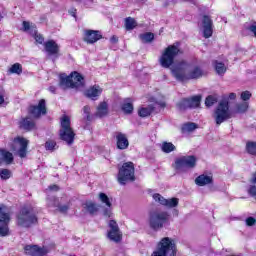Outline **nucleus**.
I'll use <instances>...</instances> for the list:
<instances>
[{"mask_svg": "<svg viewBox=\"0 0 256 256\" xmlns=\"http://www.w3.org/2000/svg\"><path fill=\"white\" fill-rule=\"evenodd\" d=\"M171 71L177 81H189L203 77V70L199 66H192L185 60L178 62Z\"/></svg>", "mask_w": 256, "mask_h": 256, "instance_id": "1", "label": "nucleus"}, {"mask_svg": "<svg viewBox=\"0 0 256 256\" xmlns=\"http://www.w3.org/2000/svg\"><path fill=\"white\" fill-rule=\"evenodd\" d=\"M180 45L181 44L179 42H175L174 44L169 45L164 49L159 58L161 67H164V69H169V67L175 63V57L183 53V51H181Z\"/></svg>", "mask_w": 256, "mask_h": 256, "instance_id": "2", "label": "nucleus"}, {"mask_svg": "<svg viewBox=\"0 0 256 256\" xmlns=\"http://www.w3.org/2000/svg\"><path fill=\"white\" fill-rule=\"evenodd\" d=\"M151 256H177V245L170 237L162 238Z\"/></svg>", "mask_w": 256, "mask_h": 256, "instance_id": "3", "label": "nucleus"}, {"mask_svg": "<svg viewBox=\"0 0 256 256\" xmlns=\"http://www.w3.org/2000/svg\"><path fill=\"white\" fill-rule=\"evenodd\" d=\"M60 125V139L65 141L67 145H73L75 141V131L71 128V118H69V116H63L60 120Z\"/></svg>", "mask_w": 256, "mask_h": 256, "instance_id": "4", "label": "nucleus"}, {"mask_svg": "<svg viewBox=\"0 0 256 256\" xmlns=\"http://www.w3.org/2000/svg\"><path fill=\"white\" fill-rule=\"evenodd\" d=\"M148 223L153 231H161L169 223V213L159 210L151 212Z\"/></svg>", "mask_w": 256, "mask_h": 256, "instance_id": "5", "label": "nucleus"}, {"mask_svg": "<svg viewBox=\"0 0 256 256\" xmlns=\"http://www.w3.org/2000/svg\"><path fill=\"white\" fill-rule=\"evenodd\" d=\"M83 85H85V81L79 72H73L70 76L60 77L61 89H79Z\"/></svg>", "mask_w": 256, "mask_h": 256, "instance_id": "6", "label": "nucleus"}, {"mask_svg": "<svg viewBox=\"0 0 256 256\" xmlns=\"http://www.w3.org/2000/svg\"><path fill=\"white\" fill-rule=\"evenodd\" d=\"M212 117L218 127L222 123H225V121H229L233 117V113L229 110V102L225 100L221 101L214 110Z\"/></svg>", "mask_w": 256, "mask_h": 256, "instance_id": "7", "label": "nucleus"}, {"mask_svg": "<svg viewBox=\"0 0 256 256\" xmlns=\"http://www.w3.org/2000/svg\"><path fill=\"white\" fill-rule=\"evenodd\" d=\"M37 223V215L33 208H22L17 216V224L20 227H31Z\"/></svg>", "mask_w": 256, "mask_h": 256, "instance_id": "8", "label": "nucleus"}, {"mask_svg": "<svg viewBox=\"0 0 256 256\" xmlns=\"http://www.w3.org/2000/svg\"><path fill=\"white\" fill-rule=\"evenodd\" d=\"M127 181H135V166L133 162H126L119 169L118 182L120 185H125Z\"/></svg>", "mask_w": 256, "mask_h": 256, "instance_id": "9", "label": "nucleus"}, {"mask_svg": "<svg viewBox=\"0 0 256 256\" xmlns=\"http://www.w3.org/2000/svg\"><path fill=\"white\" fill-rule=\"evenodd\" d=\"M197 165L195 156H181L175 160L174 169L179 173H185L187 169H194Z\"/></svg>", "mask_w": 256, "mask_h": 256, "instance_id": "10", "label": "nucleus"}, {"mask_svg": "<svg viewBox=\"0 0 256 256\" xmlns=\"http://www.w3.org/2000/svg\"><path fill=\"white\" fill-rule=\"evenodd\" d=\"M11 216L7 213V207L0 206V237L9 236V223Z\"/></svg>", "mask_w": 256, "mask_h": 256, "instance_id": "11", "label": "nucleus"}, {"mask_svg": "<svg viewBox=\"0 0 256 256\" xmlns=\"http://www.w3.org/2000/svg\"><path fill=\"white\" fill-rule=\"evenodd\" d=\"M46 205L49 209H56L59 213H67L69 211V204H63V198L59 199L55 196H48L46 198Z\"/></svg>", "mask_w": 256, "mask_h": 256, "instance_id": "12", "label": "nucleus"}, {"mask_svg": "<svg viewBox=\"0 0 256 256\" xmlns=\"http://www.w3.org/2000/svg\"><path fill=\"white\" fill-rule=\"evenodd\" d=\"M27 145H29V141L21 136L14 138L12 151H17L19 157L23 159L27 157Z\"/></svg>", "mask_w": 256, "mask_h": 256, "instance_id": "13", "label": "nucleus"}, {"mask_svg": "<svg viewBox=\"0 0 256 256\" xmlns=\"http://www.w3.org/2000/svg\"><path fill=\"white\" fill-rule=\"evenodd\" d=\"M201 105V96H193L191 98H186L181 100L177 107L180 111H185V109H196Z\"/></svg>", "mask_w": 256, "mask_h": 256, "instance_id": "14", "label": "nucleus"}, {"mask_svg": "<svg viewBox=\"0 0 256 256\" xmlns=\"http://www.w3.org/2000/svg\"><path fill=\"white\" fill-rule=\"evenodd\" d=\"M108 225L110 227L107 234L108 239H110V241H114V243H119L121 239H123V234H121L119 225H117L115 220H110Z\"/></svg>", "mask_w": 256, "mask_h": 256, "instance_id": "15", "label": "nucleus"}, {"mask_svg": "<svg viewBox=\"0 0 256 256\" xmlns=\"http://www.w3.org/2000/svg\"><path fill=\"white\" fill-rule=\"evenodd\" d=\"M100 39H103V35L99 30H84L83 41L88 45H94Z\"/></svg>", "mask_w": 256, "mask_h": 256, "instance_id": "16", "label": "nucleus"}, {"mask_svg": "<svg viewBox=\"0 0 256 256\" xmlns=\"http://www.w3.org/2000/svg\"><path fill=\"white\" fill-rule=\"evenodd\" d=\"M24 253L29 256H45L49 253V249L37 245H26L24 247Z\"/></svg>", "mask_w": 256, "mask_h": 256, "instance_id": "17", "label": "nucleus"}, {"mask_svg": "<svg viewBox=\"0 0 256 256\" xmlns=\"http://www.w3.org/2000/svg\"><path fill=\"white\" fill-rule=\"evenodd\" d=\"M202 29H203V37L205 39H209L213 37V20L208 15H204L202 18Z\"/></svg>", "mask_w": 256, "mask_h": 256, "instance_id": "18", "label": "nucleus"}, {"mask_svg": "<svg viewBox=\"0 0 256 256\" xmlns=\"http://www.w3.org/2000/svg\"><path fill=\"white\" fill-rule=\"evenodd\" d=\"M30 113L32 117H35L38 119L40 115H46L47 114V106L45 103V99H41L36 106L30 107Z\"/></svg>", "mask_w": 256, "mask_h": 256, "instance_id": "19", "label": "nucleus"}, {"mask_svg": "<svg viewBox=\"0 0 256 256\" xmlns=\"http://www.w3.org/2000/svg\"><path fill=\"white\" fill-rule=\"evenodd\" d=\"M101 93H103V88L99 85H94L89 87L85 92L84 95L88 99H91L92 101H97L99 97H101Z\"/></svg>", "mask_w": 256, "mask_h": 256, "instance_id": "20", "label": "nucleus"}, {"mask_svg": "<svg viewBox=\"0 0 256 256\" xmlns=\"http://www.w3.org/2000/svg\"><path fill=\"white\" fill-rule=\"evenodd\" d=\"M99 200L101 201V203H103L107 207L103 210L104 217H111L113 213L111 212L112 204H111V199H109V196H107V194L102 192L99 194Z\"/></svg>", "mask_w": 256, "mask_h": 256, "instance_id": "21", "label": "nucleus"}, {"mask_svg": "<svg viewBox=\"0 0 256 256\" xmlns=\"http://www.w3.org/2000/svg\"><path fill=\"white\" fill-rule=\"evenodd\" d=\"M116 145L118 149H127V147H129V140L127 139V135L118 132L116 134Z\"/></svg>", "mask_w": 256, "mask_h": 256, "instance_id": "22", "label": "nucleus"}, {"mask_svg": "<svg viewBox=\"0 0 256 256\" xmlns=\"http://www.w3.org/2000/svg\"><path fill=\"white\" fill-rule=\"evenodd\" d=\"M44 48L48 55H59V45L54 40L47 41Z\"/></svg>", "mask_w": 256, "mask_h": 256, "instance_id": "23", "label": "nucleus"}, {"mask_svg": "<svg viewBox=\"0 0 256 256\" xmlns=\"http://www.w3.org/2000/svg\"><path fill=\"white\" fill-rule=\"evenodd\" d=\"M195 183L198 187H205V185H211L213 183V177L202 174L195 179Z\"/></svg>", "mask_w": 256, "mask_h": 256, "instance_id": "24", "label": "nucleus"}, {"mask_svg": "<svg viewBox=\"0 0 256 256\" xmlns=\"http://www.w3.org/2000/svg\"><path fill=\"white\" fill-rule=\"evenodd\" d=\"M20 128L25 131H33L35 129V122L31 117H26L20 121Z\"/></svg>", "mask_w": 256, "mask_h": 256, "instance_id": "25", "label": "nucleus"}, {"mask_svg": "<svg viewBox=\"0 0 256 256\" xmlns=\"http://www.w3.org/2000/svg\"><path fill=\"white\" fill-rule=\"evenodd\" d=\"M109 114V105H107V102H101L96 110L95 116L96 117H106V115Z\"/></svg>", "mask_w": 256, "mask_h": 256, "instance_id": "26", "label": "nucleus"}, {"mask_svg": "<svg viewBox=\"0 0 256 256\" xmlns=\"http://www.w3.org/2000/svg\"><path fill=\"white\" fill-rule=\"evenodd\" d=\"M0 163L11 165L13 163V154L7 150H0Z\"/></svg>", "mask_w": 256, "mask_h": 256, "instance_id": "27", "label": "nucleus"}, {"mask_svg": "<svg viewBox=\"0 0 256 256\" xmlns=\"http://www.w3.org/2000/svg\"><path fill=\"white\" fill-rule=\"evenodd\" d=\"M84 209H86L90 215H96L99 211V205L93 201H88L84 204Z\"/></svg>", "mask_w": 256, "mask_h": 256, "instance_id": "28", "label": "nucleus"}, {"mask_svg": "<svg viewBox=\"0 0 256 256\" xmlns=\"http://www.w3.org/2000/svg\"><path fill=\"white\" fill-rule=\"evenodd\" d=\"M213 66L217 75H225V73H227V66H225V64H223L222 62L215 60L213 62Z\"/></svg>", "mask_w": 256, "mask_h": 256, "instance_id": "29", "label": "nucleus"}, {"mask_svg": "<svg viewBox=\"0 0 256 256\" xmlns=\"http://www.w3.org/2000/svg\"><path fill=\"white\" fill-rule=\"evenodd\" d=\"M122 111L127 114L133 113V102L131 101V98L124 100V103L122 104Z\"/></svg>", "mask_w": 256, "mask_h": 256, "instance_id": "30", "label": "nucleus"}, {"mask_svg": "<svg viewBox=\"0 0 256 256\" xmlns=\"http://www.w3.org/2000/svg\"><path fill=\"white\" fill-rule=\"evenodd\" d=\"M135 27H137V21L135 20V18L127 17L125 19V29L127 31H133Z\"/></svg>", "mask_w": 256, "mask_h": 256, "instance_id": "31", "label": "nucleus"}, {"mask_svg": "<svg viewBox=\"0 0 256 256\" xmlns=\"http://www.w3.org/2000/svg\"><path fill=\"white\" fill-rule=\"evenodd\" d=\"M177 147L174 146L171 142H163L161 145V150L163 153H173Z\"/></svg>", "mask_w": 256, "mask_h": 256, "instance_id": "32", "label": "nucleus"}, {"mask_svg": "<svg viewBox=\"0 0 256 256\" xmlns=\"http://www.w3.org/2000/svg\"><path fill=\"white\" fill-rule=\"evenodd\" d=\"M9 73L21 75L23 73V66L19 63H15L9 68Z\"/></svg>", "mask_w": 256, "mask_h": 256, "instance_id": "33", "label": "nucleus"}, {"mask_svg": "<svg viewBox=\"0 0 256 256\" xmlns=\"http://www.w3.org/2000/svg\"><path fill=\"white\" fill-rule=\"evenodd\" d=\"M166 202H164V207H167L168 209H173L179 205V199L178 198H170L166 199Z\"/></svg>", "mask_w": 256, "mask_h": 256, "instance_id": "34", "label": "nucleus"}, {"mask_svg": "<svg viewBox=\"0 0 256 256\" xmlns=\"http://www.w3.org/2000/svg\"><path fill=\"white\" fill-rule=\"evenodd\" d=\"M153 106H147L144 108H140L138 111V114L140 115V117H149V115H151V113H153Z\"/></svg>", "mask_w": 256, "mask_h": 256, "instance_id": "35", "label": "nucleus"}, {"mask_svg": "<svg viewBox=\"0 0 256 256\" xmlns=\"http://www.w3.org/2000/svg\"><path fill=\"white\" fill-rule=\"evenodd\" d=\"M249 102H242L236 105V113H247Z\"/></svg>", "mask_w": 256, "mask_h": 256, "instance_id": "36", "label": "nucleus"}, {"mask_svg": "<svg viewBox=\"0 0 256 256\" xmlns=\"http://www.w3.org/2000/svg\"><path fill=\"white\" fill-rule=\"evenodd\" d=\"M83 117L88 122L93 121V115H91V107H89V106L83 107Z\"/></svg>", "mask_w": 256, "mask_h": 256, "instance_id": "37", "label": "nucleus"}, {"mask_svg": "<svg viewBox=\"0 0 256 256\" xmlns=\"http://www.w3.org/2000/svg\"><path fill=\"white\" fill-rule=\"evenodd\" d=\"M246 151L249 155H256V142L246 143Z\"/></svg>", "mask_w": 256, "mask_h": 256, "instance_id": "38", "label": "nucleus"}, {"mask_svg": "<svg viewBox=\"0 0 256 256\" xmlns=\"http://www.w3.org/2000/svg\"><path fill=\"white\" fill-rule=\"evenodd\" d=\"M197 129V124L191 122V123H186L182 127V131H186L188 133H191V131H195Z\"/></svg>", "mask_w": 256, "mask_h": 256, "instance_id": "39", "label": "nucleus"}, {"mask_svg": "<svg viewBox=\"0 0 256 256\" xmlns=\"http://www.w3.org/2000/svg\"><path fill=\"white\" fill-rule=\"evenodd\" d=\"M153 199L156 203L163 205V207L165 206L166 199L161 194H159V193L153 194Z\"/></svg>", "mask_w": 256, "mask_h": 256, "instance_id": "40", "label": "nucleus"}, {"mask_svg": "<svg viewBox=\"0 0 256 256\" xmlns=\"http://www.w3.org/2000/svg\"><path fill=\"white\" fill-rule=\"evenodd\" d=\"M140 37L142 41H144V43H151V41L155 39V35H153V33H150V32L142 34Z\"/></svg>", "mask_w": 256, "mask_h": 256, "instance_id": "41", "label": "nucleus"}, {"mask_svg": "<svg viewBox=\"0 0 256 256\" xmlns=\"http://www.w3.org/2000/svg\"><path fill=\"white\" fill-rule=\"evenodd\" d=\"M45 148L47 151H55V149H57V142H55L53 140H48L45 143Z\"/></svg>", "mask_w": 256, "mask_h": 256, "instance_id": "42", "label": "nucleus"}, {"mask_svg": "<svg viewBox=\"0 0 256 256\" xmlns=\"http://www.w3.org/2000/svg\"><path fill=\"white\" fill-rule=\"evenodd\" d=\"M215 103H217V97H215V96L210 95L205 100L206 107H213V105H215Z\"/></svg>", "mask_w": 256, "mask_h": 256, "instance_id": "43", "label": "nucleus"}, {"mask_svg": "<svg viewBox=\"0 0 256 256\" xmlns=\"http://www.w3.org/2000/svg\"><path fill=\"white\" fill-rule=\"evenodd\" d=\"M0 177H1V179H5V180L10 179L11 170H9V169L0 170Z\"/></svg>", "mask_w": 256, "mask_h": 256, "instance_id": "44", "label": "nucleus"}, {"mask_svg": "<svg viewBox=\"0 0 256 256\" xmlns=\"http://www.w3.org/2000/svg\"><path fill=\"white\" fill-rule=\"evenodd\" d=\"M248 195H250V197H254V199H256V185L251 184L248 187Z\"/></svg>", "mask_w": 256, "mask_h": 256, "instance_id": "45", "label": "nucleus"}, {"mask_svg": "<svg viewBox=\"0 0 256 256\" xmlns=\"http://www.w3.org/2000/svg\"><path fill=\"white\" fill-rule=\"evenodd\" d=\"M240 97H241L242 101H244V103H247V101H249V99H251V92L244 91L241 93Z\"/></svg>", "mask_w": 256, "mask_h": 256, "instance_id": "46", "label": "nucleus"}, {"mask_svg": "<svg viewBox=\"0 0 256 256\" xmlns=\"http://www.w3.org/2000/svg\"><path fill=\"white\" fill-rule=\"evenodd\" d=\"M248 31H250V33H253V35L256 37V22H253L252 24H250L247 27Z\"/></svg>", "mask_w": 256, "mask_h": 256, "instance_id": "47", "label": "nucleus"}, {"mask_svg": "<svg viewBox=\"0 0 256 256\" xmlns=\"http://www.w3.org/2000/svg\"><path fill=\"white\" fill-rule=\"evenodd\" d=\"M255 223H256V219L253 218V217H248V218L246 219V225H247L248 227H253V225H255Z\"/></svg>", "mask_w": 256, "mask_h": 256, "instance_id": "48", "label": "nucleus"}, {"mask_svg": "<svg viewBox=\"0 0 256 256\" xmlns=\"http://www.w3.org/2000/svg\"><path fill=\"white\" fill-rule=\"evenodd\" d=\"M5 103V90L3 88H0V105H3Z\"/></svg>", "mask_w": 256, "mask_h": 256, "instance_id": "49", "label": "nucleus"}, {"mask_svg": "<svg viewBox=\"0 0 256 256\" xmlns=\"http://www.w3.org/2000/svg\"><path fill=\"white\" fill-rule=\"evenodd\" d=\"M35 41H36V43H39L41 45L43 43V41H45V39L43 38V36L41 34H35Z\"/></svg>", "mask_w": 256, "mask_h": 256, "instance_id": "50", "label": "nucleus"}, {"mask_svg": "<svg viewBox=\"0 0 256 256\" xmlns=\"http://www.w3.org/2000/svg\"><path fill=\"white\" fill-rule=\"evenodd\" d=\"M23 28H24V31H29V29H31V25L29 24V22L24 21Z\"/></svg>", "mask_w": 256, "mask_h": 256, "instance_id": "51", "label": "nucleus"}, {"mask_svg": "<svg viewBox=\"0 0 256 256\" xmlns=\"http://www.w3.org/2000/svg\"><path fill=\"white\" fill-rule=\"evenodd\" d=\"M119 42V38L117 36H112L110 38V43H112L113 45H115V43Z\"/></svg>", "mask_w": 256, "mask_h": 256, "instance_id": "52", "label": "nucleus"}, {"mask_svg": "<svg viewBox=\"0 0 256 256\" xmlns=\"http://www.w3.org/2000/svg\"><path fill=\"white\" fill-rule=\"evenodd\" d=\"M249 182H250L252 185H256V172L252 174V177H251V179L249 180Z\"/></svg>", "mask_w": 256, "mask_h": 256, "instance_id": "53", "label": "nucleus"}, {"mask_svg": "<svg viewBox=\"0 0 256 256\" xmlns=\"http://www.w3.org/2000/svg\"><path fill=\"white\" fill-rule=\"evenodd\" d=\"M50 191H59V186L57 185H51L49 186Z\"/></svg>", "mask_w": 256, "mask_h": 256, "instance_id": "54", "label": "nucleus"}, {"mask_svg": "<svg viewBox=\"0 0 256 256\" xmlns=\"http://www.w3.org/2000/svg\"><path fill=\"white\" fill-rule=\"evenodd\" d=\"M55 91H57V88H55V86H50L49 87V92L50 93H55Z\"/></svg>", "mask_w": 256, "mask_h": 256, "instance_id": "55", "label": "nucleus"}, {"mask_svg": "<svg viewBox=\"0 0 256 256\" xmlns=\"http://www.w3.org/2000/svg\"><path fill=\"white\" fill-rule=\"evenodd\" d=\"M70 15H72V17H75V13H77L76 9H72L69 11Z\"/></svg>", "mask_w": 256, "mask_h": 256, "instance_id": "56", "label": "nucleus"}, {"mask_svg": "<svg viewBox=\"0 0 256 256\" xmlns=\"http://www.w3.org/2000/svg\"><path fill=\"white\" fill-rule=\"evenodd\" d=\"M237 95L235 93H230L229 99H235Z\"/></svg>", "mask_w": 256, "mask_h": 256, "instance_id": "57", "label": "nucleus"}, {"mask_svg": "<svg viewBox=\"0 0 256 256\" xmlns=\"http://www.w3.org/2000/svg\"><path fill=\"white\" fill-rule=\"evenodd\" d=\"M161 106H162V107H165V103H162Z\"/></svg>", "mask_w": 256, "mask_h": 256, "instance_id": "58", "label": "nucleus"}, {"mask_svg": "<svg viewBox=\"0 0 256 256\" xmlns=\"http://www.w3.org/2000/svg\"><path fill=\"white\" fill-rule=\"evenodd\" d=\"M0 19H3V16L1 15V13H0Z\"/></svg>", "mask_w": 256, "mask_h": 256, "instance_id": "59", "label": "nucleus"}]
</instances>
